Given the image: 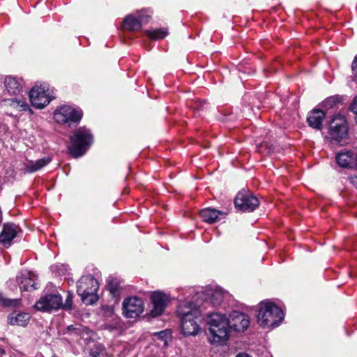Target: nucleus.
Returning a JSON list of instances; mask_svg holds the SVG:
<instances>
[{
    "label": "nucleus",
    "mask_w": 357,
    "mask_h": 357,
    "mask_svg": "<svg viewBox=\"0 0 357 357\" xmlns=\"http://www.w3.org/2000/svg\"><path fill=\"white\" fill-rule=\"evenodd\" d=\"M283 319L282 310L274 303L263 301L259 304L257 321L261 326L275 328Z\"/></svg>",
    "instance_id": "obj_2"
},
{
    "label": "nucleus",
    "mask_w": 357,
    "mask_h": 357,
    "mask_svg": "<svg viewBox=\"0 0 357 357\" xmlns=\"http://www.w3.org/2000/svg\"><path fill=\"white\" fill-rule=\"evenodd\" d=\"M208 330L213 343H223L229 338V320L225 314L215 312L208 315Z\"/></svg>",
    "instance_id": "obj_3"
},
{
    "label": "nucleus",
    "mask_w": 357,
    "mask_h": 357,
    "mask_svg": "<svg viewBox=\"0 0 357 357\" xmlns=\"http://www.w3.org/2000/svg\"><path fill=\"white\" fill-rule=\"evenodd\" d=\"M91 357H106V351L105 347L101 344H95L90 351Z\"/></svg>",
    "instance_id": "obj_26"
},
{
    "label": "nucleus",
    "mask_w": 357,
    "mask_h": 357,
    "mask_svg": "<svg viewBox=\"0 0 357 357\" xmlns=\"http://www.w3.org/2000/svg\"><path fill=\"white\" fill-rule=\"evenodd\" d=\"M349 108L351 111L357 114V96L354 98Z\"/></svg>",
    "instance_id": "obj_30"
},
{
    "label": "nucleus",
    "mask_w": 357,
    "mask_h": 357,
    "mask_svg": "<svg viewBox=\"0 0 357 357\" xmlns=\"http://www.w3.org/2000/svg\"><path fill=\"white\" fill-rule=\"evenodd\" d=\"M51 161L52 158L50 156L38 159L36 161H29L25 165V172L28 173L37 172L47 165Z\"/></svg>",
    "instance_id": "obj_20"
},
{
    "label": "nucleus",
    "mask_w": 357,
    "mask_h": 357,
    "mask_svg": "<svg viewBox=\"0 0 357 357\" xmlns=\"http://www.w3.org/2000/svg\"><path fill=\"white\" fill-rule=\"evenodd\" d=\"M82 117V112L68 105H63L54 112V120L61 124H77Z\"/></svg>",
    "instance_id": "obj_7"
},
{
    "label": "nucleus",
    "mask_w": 357,
    "mask_h": 357,
    "mask_svg": "<svg viewBox=\"0 0 357 357\" xmlns=\"http://www.w3.org/2000/svg\"><path fill=\"white\" fill-rule=\"evenodd\" d=\"M153 308L151 310V315L153 317L162 314L167 305L168 298L161 292L155 291L151 296Z\"/></svg>",
    "instance_id": "obj_14"
},
{
    "label": "nucleus",
    "mask_w": 357,
    "mask_h": 357,
    "mask_svg": "<svg viewBox=\"0 0 357 357\" xmlns=\"http://www.w3.org/2000/svg\"><path fill=\"white\" fill-rule=\"evenodd\" d=\"M93 142L90 130L85 127L77 129L70 137V145L68 146L70 154L74 158L83 155Z\"/></svg>",
    "instance_id": "obj_4"
},
{
    "label": "nucleus",
    "mask_w": 357,
    "mask_h": 357,
    "mask_svg": "<svg viewBox=\"0 0 357 357\" xmlns=\"http://www.w3.org/2000/svg\"><path fill=\"white\" fill-rule=\"evenodd\" d=\"M177 313L181 322V331L184 335H196L200 330L199 322L202 320L201 310L188 302L178 306Z\"/></svg>",
    "instance_id": "obj_1"
},
{
    "label": "nucleus",
    "mask_w": 357,
    "mask_h": 357,
    "mask_svg": "<svg viewBox=\"0 0 357 357\" xmlns=\"http://www.w3.org/2000/svg\"><path fill=\"white\" fill-rule=\"evenodd\" d=\"M3 101L6 105L17 109L19 111H29L30 114H33L32 109L25 100H20L16 98L4 99Z\"/></svg>",
    "instance_id": "obj_22"
},
{
    "label": "nucleus",
    "mask_w": 357,
    "mask_h": 357,
    "mask_svg": "<svg viewBox=\"0 0 357 357\" xmlns=\"http://www.w3.org/2000/svg\"><path fill=\"white\" fill-rule=\"evenodd\" d=\"M98 281L92 275L82 276L77 282V293L86 305H93L98 300Z\"/></svg>",
    "instance_id": "obj_5"
},
{
    "label": "nucleus",
    "mask_w": 357,
    "mask_h": 357,
    "mask_svg": "<svg viewBox=\"0 0 357 357\" xmlns=\"http://www.w3.org/2000/svg\"><path fill=\"white\" fill-rule=\"evenodd\" d=\"M199 215L203 221L212 224L225 218L227 213L213 208H206L201 210Z\"/></svg>",
    "instance_id": "obj_16"
},
{
    "label": "nucleus",
    "mask_w": 357,
    "mask_h": 357,
    "mask_svg": "<svg viewBox=\"0 0 357 357\" xmlns=\"http://www.w3.org/2000/svg\"><path fill=\"white\" fill-rule=\"evenodd\" d=\"M356 164H357V154H356Z\"/></svg>",
    "instance_id": "obj_35"
},
{
    "label": "nucleus",
    "mask_w": 357,
    "mask_h": 357,
    "mask_svg": "<svg viewBox=\"0 0 357 357\" xmlns=\"http://www.w3.org/2000/svg\"><path fill=\"white\" fill-rule=\"evenodd\" d=\"M73 295L70 291L68 292V296L66 298L65 303L62 302V305L61 306V309L63 310H71L73 305Z\"/></svg>",
    "instance_id": "obj_28"
},
{
    "label": "nucleus",
    "mask_w": 357,
    "mask_h": 357,
    "mask_svg": "<svg viewBox=\"0 0 357 357\" xmlns=\"http://www.w3.org/2000/svg\"><path fill=\"white\" fill-rule=\"evenodd\" d=\"M149 22V19L144 20L142 16L134 17L132 15L126 16L123 21V29L130 31H136L142 29V24Z\"/></svg>",
    "instance_id": "obj_17"
},
{
    "label": "nucleus",
    "mask_w": 357,
    "mask_h": 357,
    "mask_svg": "<svg viewBox=\"0 0 357 357\" xmlns=\"http://www.w3.org/2000/svg\"><path fill=\"white\" fill-rule=\"evenodd\" d=\"M4 95L16 96L22 91V80L15 77L7 76L4 79Z\"/></svg>",
    "instance_id": "obj_15"
},
{
    "label": "nucleus",
    "mask_w": 357,
    "mask_h": 357,
    "mask_svg": "<svg viewBox=\"0 0 357 357\" xmlns=\"http://www.w3.org/2000/svg\"><path fill=\"white\" fill-rule=\"evenodd\" d=\"M337 164L342 167H351L353 162V153L351 151L341 152L336 156Z\"/></svg>",
    "instance_id": "obj_23"
},
{
    "label": "nucleus",
    "mask_w": 357,
    "mask_h": 357,
    "mask_svg": "<svg viewBox=\"0 0 357 357\" xmlns=\"http://www.w3.org/2000/svg\"><path fill=\"white\" fill-rule=\"evenodd\" d=\"M234 205L243 212H252L259 206V201L250 191L243 190L235 197Z\"/></svg>",
    "instance_id": "obj_8"
},
{
    "label": "nucleus",
    "mask_w": 357,
    "mask_h": 357,
    "mask_svg": "<svg viewBox=\"0 0 357 357\" xmlns=\"http://www.w3.org/2000/svg\"><path fill=\"white\" fill-rule=\"evenodd\" d=\"M349 181L357 188V176H351L349 178Z\"/></svg>",
    "instance_id": "obj_31"
},
{
    "label": "nucleus",
    "mask_w": 357,
    "mask_h": 357,
    "mask_svg": "<svg viewBox=\"0 0 357 357\" xmlns=\"http://www.w3.org/2000/svg\"><path fill=\"white\" fill-rule=\"evenodd\" d=\"M107 289L110 294L113 296L116 300H119V295L121 294V287H120V282L118 279L114 278H109L107 280Z\"/></svg>",
    "instance_id": "obj_24"
},
{
    "label": "nucleus",
    "mask_w": 357,
    "mask_h": 357,
    "mask_svg": "<svg viewBox=\"0 0 357 357\" xmlns=\"http://www.w3.org/2000/svg\"><path fill=\"white\" fill-rule=\"evenodd\" d=\"M16 282L19 284L21 291L35 290L38 289L37 283L31 278L29 272L21 273L16 277Z\"/></svg>",
    "instance_id": "obj_18"
},
{
    "label": "nucleus",
    "mask_w": 357,
    "mask_h": 357,
    "mask_svg": "<svg viewBox=\"0 0 357 357\" xmlns=\"http://www.w3.org/2000/svg\"><path fill=\"white\" fill-rule=\"evenodd\" d=\"M347 132L348 128L344 117L337 116L331 121L329 134L333 139L340 142L347 137Z\"/></svg>",
    "instance_id": "obj_11"
},
{
    "label": "nucleus",
    "mask_w": 357,
    "mask_h": 357,
    "mask_svg": "<svg viewBox=\"0 0 357 357\" xmlns=\"http://www.w3.org/2000/svg\"><path fill=\"white\" fill-rule=\"evenodd\" d=\"M139 16H142L144 17V20H146V19H149V20L151 18V16L149 15L140 14Z\"/></svg>",
    "instance_id": "obj_34"
},
{
    "label": "nucleus",
    "mask_w": 357,
    "mask_h": 357,
    "mask_svg": "<svg viewBox=\"0 0 357 357\" xmlns=\"http://www.w3.org/2000/svg\"><path fill=\"white\" fill-rule=\"evenodd\" d=\"M149 38L153 40L162 39L167 35V31L164 29H155L153 31H146Z\"/></svg>",
    "instance_id": "obj_27"
},
{
    "label": "nucleus",
    "mask_w": 357,
    "mask_h": 357,
    "mask_svg": "<svg viewBox=\"0 0 357 357\" xmlns=\"http://www.w3.org/2000/svg\"><path fill=\"white\" fill-rule=\"evenodd\" d=\"M122 305L123 314L127 318L138 317L144 309L142 299L137 296L126 298Z\"/></svg>",
    "instance_id": "obj_10"
},
{
    "label": "nucleus",
    "mask_w": 357,
    "mask_h": 357,
    "mask_svg": "<svg viewBox=\"0 0 357 357\" xmlns=\"http://www.w3.org/2000/svg\"><path fill=\"white\" fill-rule=\"evenodd\" d=\"M2 303L4 306H7V307H10V306H12V307H15L18 305L19 303V300L17 299H8V298H5V299H3L2 300Z\"/></svg>",
    "instance_id": "obj_29"
},
{
    "label": "nucleus",
    "mask_w": 357,
    "mask_h": 357,
    "mask_svg": "<svg viewBox=\"0 0 357 357\" xmlns=\"http://www.w3.org/2000/svg\"><path fill=\"white\" fill-rule=\"evenodd\" d=\"M62 296L59 294H49L40 298L35 303V308L43 312H51L61 309Z\"/></svg>",
    "instance_id": "obj_9"
},
{
    "label": "nucleus",
    "mask_w": 357,
    "mask_h": 357,
    "mask_svg": "<svg viewBox=\"0 0 357 357\" xmlns=\"http://www.w3.org/2000/svg\"><path fill=\"white\" fill-rule=\"evenodd\" d=\"M77 328L74 325L68 326L67 328H66V331L68 332H70V331H75V330H77Z\"/></svg>",
    "instance_id": "obj_32"
},
{
    "label": "nucleus",
    "mask_w": 357,
    "mask_h": 357,
    "mask_svg": "<svg viewBox=\"0 0 357 357\" xmlns=\"http://www.w3.org/2000/svg\"><path fill=\"white\" fill-rule=\"evenodd\" d=\"M29 319L30 315L29 313L26 312H13L8 317V321L10 325H17L20 326H25Z\"/></svg>",
    "instance_id": "obj_21"
},
{
    "label": "nucleus",
    "mask_w": 357,
    "mask_h": 357,
    "mask_svg": "<svg viewBox=\"0 0 357 357\" xmlns=\"http://www.w3.org/2000/svg\"><path fill=\"white\" fill-rule=\"evenodd\" d=\"M19 231V227L13 223L8 222L3 224L0 233V243L5 248L10 247L12 241L16 237Z\"/></svg>",
    "instance_id": "obj_13"
},
{
    "label": "nucleus",
    "mask_w": 357,
    "mask_h": 357,
    "mask_svg": "<svg viewBox=\"0 0 357 357\" xmlns=\"http://www.w3.org/2000/svg\"><path fill=\"white\" fill-rule=\"evenodd\" d=\"M226 292L222 289H215L211 296V302L213 305H219L225 297Z\"/></svg>",
    "instance_id": "obj_25"
},
{
    "label": "nucleus",
    "mask_w": 357,
    "mask_h": 357,
    "mask_svg": "<svg viewBox=\"0 0 357 357\" xmlns=\"http://www.w3.org/2000/svg\"><path fill=\"white\" fill-rule=\"evenodd\" d=\"M325 116V113L323 110L319 109H312L309 112L307 118L308 125L312 128L321 130L322 128V121Z\"/></svg>",
    "instance_id": "obj_19"
},
{
    "label": "nucleus",
    "mask_w": 357,
    "mask_h": 357,
    "mask_svg": "<svg viewBox=\"0 0 357 357\" xmlns=\"http://www.w3.org/2000/svg\"><path fill=\"white\" fill-rule=\"evenodd\" d=\"M229 320V329L236 332H243L250 324V319L245 314L234 311L228 317Z\"/></svg>",
    "instance_id": "obj_12"
},
{
    "label": "nucleus",
    "mask_w": 357,
    "mask_h": 357,
    "mask_svg": "<svg viewBox=\"0 0 357 357\" xmlns=\"http://www.w3.org/2000/svg\"><path fill=\"white\" fill-rule=\"evenodd\" d=\"M236 357H251L245 353H240Z\"/></svg>",
    "instance_id": "obj_33"
},
{
    "label": "nucleus",
    "mask_w": 357,
    "mask_h": 357,
    "mask_svg": "<svg viewBox=\"0 0 357 357\" xmlns=\"http://www.w3.org/2000/svg\"><path fill=\"white\" fill-rule=\"evenodd\" d=\"M46 83L36 84L29 91V99L31 105L38 109H42L55 98L52 96Z\"/></svg>",
    "instance_id": "obj_6"
}]
</instances>
